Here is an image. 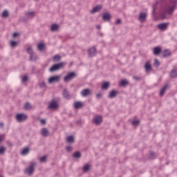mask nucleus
Wrapping results in <instances>:
<instances>
[{"mask_svg": "<svg viewBox=\"0 0 177 177\" xmlns=\"http://www.w3.org/2000/svg\"><path fill=\"white\" fill-rule=\"evenodd\" d=\"M21 20H22V21H26V20H27V19L25 18H21Z\"/></svg>", "mask_w": 177, "mask_h": 177, "instance_id": "obj_54", "label": "nucleus"}, {"mask_svg": "<svg viewBox=\"0 0 177 177\" xmlns=\"http://www.w3.org/2000/svg\"><path fill=\"white\" fill-rule=\"evenodd\" d=\"M122 21L121 19H118L116 20V21L115 22V24H121Z\"/></svg>", "mask_w": 177, "mask_h": 177, "instance_id": "obj_50", "label": "nucleus"}, {"mask_svg": "<svg viewBox=\"0 0 177 177\" xmlns=\"http://www.w3.org/2000/svg\"><path fill=\"white\" fill-rule=\"evenodd\" d=\"M170 3L172 5L170 8H166L160 12L161 19H170L172 16L174 10L176 8L177 0H171Z\"/></svg>", "mask_w": 177, "mask_h": 177, "instance_id": "obj_1", "label": "nucleus"}, {"mask_svg": "<svg viewBox=\"0 0 177 177\" xmlns=\"http://www.w3.org/2000/svg\"><path fill=\"white\" fill-rule=\"evenodd\" d=\"M110 88V82H105L102 84V89H104L105 91H107Z\"/></svg>", "mask_w": 177, "mask_h": 177, "instance_id": "obj_23", "label": "nucleus"}, {"mask_svg": "<svg viewBox=\"0 0 177 177\" xmlns=\"http://www.w3.org/2000/svg\"><path fill=\"white\" fill-rule=\"evenodd\" d=\"M18 35H19V33L15 32V33L12 35V37H13L14 38H16V37H18Z\"/></svg>", "mask_w": 177, "mask_h": 177, "instance_id": "obj_52", "label": "nucleus"}, {"mask_svg": "<svg viewBox=\"0 0 177 177\" xmlns=\"http://www.w3.org/2000/svg\"><path fill=\"white\" fill-rule=\"evenodd\" d=\"M167 89H168V84H166L164 86V87H162L161 89H160V96H164V93H165V92L167 91Z\"/></svg>", "mask_w": 177, "mask_h": 177, "instance_id": "obj_20", "label": "nucleus"}, {"mask_svg": "<svg viewBox=\"0 0 177 177\" xmlns=\"http://www.w3.org/2000/svg\"><path fill=\"white\" fill-rule=\"evenodd\" d=\"M152 15L154 16L156 15V5L153 6Z\"/></svg>", "mask_w": 177, "mask_h": 177, "instance_id": "obj_48", "label": "nucleus"}, {"mask_svg": "<svg viewBox=\"0 0 177 177\" xmlns=\"http://www.w3.org/2000/svg\"><path fill=\"white\" fill-rule=\"evenodd\" d=\"M145 68L146 71H150V70H151V62H146L145 65Z\"/></svg>", "mask_w": 177, "mask_h": 177, "instance_id": "obj_22", "label": "nucleus"}, {"mask_svg": "<svg viewBox=\"0 0 177 177\" xmlns=\"http://www.w3.org/2000/svg\"><path fill=\"white\" fill-rule=\"evenodd\" d=\"M40 88H46V83H45V82H41L40 83Z\"/></svg>", "mask_w": 177, "mask_h": 177, "instance_id": "obj_44", "label": "nucleus"}, {"mask_svg": "<svg viewBox=\"0 0 177 177\" xmlns=\"http://www.w3.org/2000/svg\"><path fill=\"white\" fill-rule=\"evenodd\" d=\"M50 30H51V31H57V30H59V25H57V24H53L51 26Z\"/></svg>", "mask_w": 177, "mask_h": 177, "instance_id": "obj_32", "label": "nucleus"}, {"mask_svg": "<svg viewBox=\"0 0 177 177\" xmlns=\"http://www.w3.org/2000/svg\"><path fill=\"white\" fill-rule=\"evenodd\" d=\"M89 168H91V166H89V165H85L83 167L84 172H88V171H89Z\"/></svg>", "mask_w": 177, "mask_h": 177, "instance_id": "obj_36", "label": "nucleus"}, {"mask_svg": "<svg viewBox=\"0 0 177 177\" xmlns=\"http://www.w3.org/2000/svg\"><path fill=\"white\" fill-rule=\"evenodd\" d=\"M10 45L12 48H16L17 46V41H10Z\"/></svg>", "mask_w": 177, "mask_h": 177, "instance_id": "obj_37", "label": "nucleus"}, {"mask_svg": "<svg viewBox=\"0 0 177 177\" xmlns=\"http://www.w3.org/2000/svg\"><path fill=\"white\" fill-rule=\"evenodd\" d=\"M32 109V106L30 102H26L25 104V110H31Z\"/></svg>", "mask_w": 177, "mask_h": 177, "instance_id": "obj_33", "label": "nucleus"}, {"mask_svg": "<svg viewBox=\"0 0 177 177\" xmlns=\"http://www.w3.org/2000/svg\"><path fill=\"white\" fill-rule=\"evenodd\" d=\"M168 26H169V24L168 23H161L158 25V27L159 30H161L162 31H165L168 29Z\"/></svg>", "mask_w": 177, "mask_h": 177, "instance_id": "obj_10", "label": "nucleus"}, {"mask_svg": "<svg viewBox=\"0 0 177 177\" xmlns=\"http://www.w3.org/2000/svg\"><path fill=\"white\" fill-rule=\"evenodd\" d=\"M5 140V135H0V142Z\"/></svg>", "mask_w": 177, "mask_h": 177, "instance_id": "obj_46", "label": "nucleus"}, {"mask_svg": "<svg viewBox=\"0 0 177 177\" xmlns=\"http://www.w3.org/2000/svg\"><path fill=\"white\" fill-rule=\"evenodd\" d=\"M102 19L104 21H109L111 19V15L109 12H104L102 16Z\"/></svg>", "mask_w": 177, "mask_h": 177, "instance_id": "obj_16", "label": "nucleus"}, {"mask_svg": "<svg viewBox=\"0 0 177 177\" xmlns=\"http://www.w3.org/2000/svg\"><path fill=\"white\" fill-rule=\"evenodd\" d=\"M68 143H74V136H69L66 138Z\"/></svg>", "mask_w": 177, "mask_h": 177, "instance_id": "obj_27", "label": "nucleus"}, {"mask_svg": "<svg viewBox=\"0 0 177 177\" xmlns=\"http://www.w3.org/2000/svg\"><path fill=\"white\" fill-rule=\"evenodd\" d=\"M121 85L122 86H125V85H128V82L127 80H122L121 81Z\"/></svg>", "mask_w": 177, "mask_h": 177, "instance_id": "obj_43", "label": "nucleus"}, {"mask_svg": "<svg viewBox=\"0 0 177 177\" xmlns=\"http://www.w3.org/2000/svg\"><path fill=\"white\" fill-rule=\"evenodd\" d=\"M102 121H103V120L100 115L95 116L93 120V122L95 125H100L102 124Z\"/></svg>", "mask_w": 177, "mask_h": 177, "instance_id": "obj_8", "label": "nucleus"}, {"mask_svg": "<svg viewBox=\"0 0 177 177\" xmlns=\"http://www.w3.org/2000/svg\"><path fill=\"white\" fill-rule=\"evenodd\" d=\"M73 157L74 158H80V157L82 156L81 152L80 151H75L73 153Z\"/></svg>", "mask_w": 177, "mask_h": 177, "instance_id": "obj_31", "label": "nucleus"}, {"mask_svg": "<svg viewBox=\"0 0 177 177\" xmlns=\"http://www.w3.org/2000/svg\"><path fill=\"white\" fill-rule=\"evenodd\" d=\"M117 95H118V92L115 91V90H112L110 93L108 97L109 99H114V97H117Z\"/></svg>", "mask_w": 177, "mask_h": 177, "instance_id": "obj_15", "label": "nucleus"}, {"mask_svg": "<svg viewBox=\"0 0 177 177\" xmlns=\"http://www.w3.org/2000/svg\"><path fill=\"white\" fill-rule=\"evenodd\" d=\"M156 157H157V154L156 153L151 152L150 153L149 158H151V160L156 158Z\"/></svg>", "mask_w": 177, "mask_h": 177, "instance_id": "obj_38", "label": "nucleus"}, {"mask_svg": "<svg viewBox=\"0 0 177 177\" xmlns=\"http://www.w3.org/2000/svg\"><path fill=\"white\" fill-rule=\"evenodd\" d=\"M1 17L3 19H8V17H9V10H4L1 14Z\"/></svg>", "mask_w": 177, "mask_h": 177, "instance_id": "obj_24", "label": "nucleus"}, {"mask_svg": "<svg viewBox=\"0 0 177 177\" xmlns=\"http://www.w3.org/2000/svg\"><path fill=\"white\" fill-rule=\"evenodd\" d=\"M26 16H27V19H32L34 16H35V12L30 11L26 13Z\"/></svg>", "mask_w": 177, "mask_h": 177, "instance_id": "obj_21", "label": "nucleus"}, {"mask_svg": "<svg viewBox=\"0 0 177 177\" xmlns=\"http://www.w3.org/2000/svg\"><path fill=\"white\" fill-rule=\"evenodd\" d=\"M40 122L41 124H46V120H45V119H41Z\"/></svg>", "mask_w": 177, "mask_h": 177, "instance_id": "obj_51", "label": "nucleus"}, {"mask_svg": "<svg viewBox=\"0 0 177 177\" xmlns=\"http://www.w3.org/2000/svg\"><path fill=\"white\" fill-rule=\"evenodd\" d=\"M36 166H37V162H30L28 167L24 170L25 174H27L28 176H31V175H32V174H34L35 171Z\"/></svg>", "mask_w": 177, "mask_h": 177, "instance_id": "obj_2", "label": "nucleus"}, {"mask_svg": "<svg viewBox=\"0 0 177 177\" xmlns=\"http://www.w3.org/2000/svg\"><path fill=\"white\" fill-rule=\"evenodd\" d=\"M28 118V116L26 114L24 113H17L16 115V120L17 122H24Z\"/></svg>", "mask_w": 177, "mask_h": 177, "instance_id": "obj_6", "label": "nucleus"}, {"mask_svg": "<svg viewBox=\"0 0 177 177\" xmlns=\"http://www.w3.org/2000/svg\"><path fill=\"white\" fill-rule=\"evenodd\" d=\"M161 52H162L161 48L158 46L153 48V55H155V56H158V55H160Z\"/></svg>", "mask_w": 177, "mask_h": 177, "instance_id": "obj_18", "label": "nucleus"}, {"mask_svg": "<svg viewBox=\"0 0 177 177\" xmlns=\"http://www.w3.org/2000/svg\"><path fill=\"white\" fill-rule=\"evenodd\" d=\"M66 150H67V151H73V148L71 146H68L66 147Z\"/></svg>", "mask_w": 177, "mask_h": 177, "instance_id": "obj_47", "label": "nucleus"}, {"mask_svg": "<svg viewBox=\"0 0 177 177\" xmlns=\"http://www.w3.org/2000/svg\"><path fill=\"white\" fill-rule=\"evenodd\" d=\"M131 124L134 126L136 127V125H139V124H140V120H133Z\"/></svg>", "mask_w": 177, "mask_h": 177, "instance_id": "obj_40", "label": "nucleus"}, {"mask_svg": "<svg viewBox=\"0 0 177 177\" xmlns=\"http://www.w3.org/2000/svg\"><path fill=\"white\" fill-rule=\"evenodd\" d=\"M147 17V15L146 14V12H140L138 20L139 21H140V23H143L146 21Z\"/></svg>", "mask_w": 177, "mask_h": 177, "instance_id": "obj_12", "label": "nucleus"}, {"mask_svg": "<svg viewBox=\"0 0 177 177\" xmlns=\"http://www.w3.org/2000/svg\"><path fill=\"white\" fill-rule=\"evenodd\" d=\"M96 99H102V93L96 94Z\"/></svg>", "mask_w": 177, "mask_h": 177, "instance_id": "obj_49", "label": "nucleus"}, {"mask_svg": "<svg viewBox=\"0 0 177 177\" xmlns=\"http://www.w3.org/2000/svg\"><path fill=\"white\" fill-rule=\"evenodd\" d=\"M5 151H6V147L3 146H0V156H2V154H5Z\"/></svg>", "mask_w": 177, "mask_h": 177, "instance_id": "obj_34", "label": "nucleus"}, {"mask_svg": "<svg viewBox=\"0 0 177 177\" xmlns=\"http://www.w3.org/2000/svg\"><path fill=\"white\" fill-rule=\"evenodd\" d=\"M133 80H135L136 81H140V80H142V78L140 77L133 76Z\"/></svg>", "mask_w": 177, "mask_h": 177, "instance_id": "obj_45", "label": "nucleus"}, {"mask_svg": "<svg viewBox=\"0 0 177 177\" xmlns=\"http://www.w3.org/2000/svg\"><path fill=\"white\" fill-rule=\"evenodd\" d=\"M62 57L59 55H56L53 57V60L55 62H60Z\"/></svg>", "mask_w": 177, "mask_h": 177, "instance_id": "obj_28", "label": "nucleus"}, {"mask_svg": "<svg viewBox=\"0 0 177 177\" xmlns=\"http://www.w3.org/2000/svg\"><path fill=\"white\" fill-rule=\"evenodd\" d=\"M169 56H171V52L169 50H165L163 51L162 57H169Z\"/></svg>", "mask_w": 177, "mask_h": 177, "instance_id": "obj_25", "label": "nucleus"}, {"mask_svg": "<svg viewBox=\"0 0 177 177\" xmlns=\"http://www.w3.org/2000/svg\"><path fill=\"white\" fill-rule=\"evenodd\" d=\"M37 48L39 50H44V49H45V45L42 43H39L37 46Z\"/></svg>", "mask_w": 177, "mask_h": 177, "instance_id": "obj_35", "label": "nucleus"}, {"mask_svg": "<svg viewBox=\"0 0 177 177\" xmlns=\"http://www.w3.org/2000/svg\"><path fill=\"white\" fill-rule=\"evenodd\" d=\"M46 158H48V156H44L40 158V162H45L46 161Z\"/></svg>", "mask_w": 177, "mask_h": 177, "instance_id": "obj_41", "label": "nucleus"}, {"mask_svg": "<svg viewBox=\"0 0 177 177\" xmlns=\"http://www.w3.org/2000/svg\"><path fill=\"white\" fill-rule=\"evenodd\" d=\"M27 53L30 55V62H35L37 60V54L34 53L32 48L28 47L27 49Z\"/></svg>", "mask_w": 177, "mask_h": 177, "instance_id": "obj_5", "label": "nucleus"}, {"mask_svg": "<svg viewBox=\"0 0 177 177\" xmlns=\"http://www.w3.org/2000/svg\"><path fill=\"white\" fill-rule=\"evenodd\" d=\"M59 81H60L59 75H55L48 78V84H55L56 82H59Z\"/></svg>", "mask_w": 177, "mask_h": 177, "instance_id": "obj_7", "label": "nucleus"}, {"mask_svg": "<svg viewBox=\"0 0 177 177\" xmlns=\"http://www.w3.org/2000/svg\"><path fill=\"white\" fill-rule=\"evenodd\" d=\"M154 66H155V67H160V61H158V59H155Z\"/></svg>", "mask_w": 177, "mask_h": 177, "instance_id": "obj_39", "label": "nucleus"}, {"mask_svg": "<svg viewBox=\"0 0 177 177\" xmlns=\"http://www.w3.org/2000/svg\"><path fill=\"white\" fill-rule=\"evenodd\" d=\"M91 93L92 91H91V89L85 88L81 91L80 95H82L83 97H86V96H88V95H91Z\"/></svg>", "mask_w": 177, "mask_h": 177, "instance_id": "obj_9", "label": "nucleus"}, {"mask_svg": "<svg viewBox=\"0 0 177 177\" xmlns=\"http://www.w3.org/2000/svg\"><path fill=\"white\" fill-rule=\"evenodd\" d=\"M88 55L90 57H93L96 55V48L91 47L88 50Z\"/></svg>", "mask_w": 177, "mask_h": 177, "instance_id": "obj_11", "label": "nucleus"}, {"mask_svg": "<svg viewBox=\"0 0 177 177\" xmlns=\"http://www.w3.org/2000/svg\"><path fill=\"white\" fill-rule=\"evenodd\" d=\"M75 77H77V73L71 72L64 76V82H70V81H73Z\"/></svg>", "mask_w": 177, "mask_h": 177, "instance_id": "obj_4", "label": "nucleus"}, {"mask_svg": "<svg viewBox=\"0 0 177 177\" xmlns=\"http://www.w3.org/2000/svg\"><path fill=\"white\" fill-rule=\"evenodd\" d=\"M0 177H3V176H0Z\"/></svg>", "mask_w": 177, "mask_h": 177, "instance_id": "obj_56", "label": "nucleus"}, {"mask_svg": "<svg viewBox=\"0 0 177 177\" xmlns=\"http://www.w3.org/2000/svg\"><path fill=\"white\" fill-rule=\"evenodd\" d=\"M64 66H66V63L64 62L55 64L49 68V71L50 73H55V71H58V70H61V68H63Z\"/></svg>", "mask_w": 177, "mask_h": 177, "instance_id": "obj_3", "label": "nucleus"}, {"mask_svg": "<svg viewBox=\"0 0 177 177\" xmlns=\"http://www.w3.org/2000/svg\"><path fill=\"white\" fill-rule=\"evenodd\" d=\"M170 77H171V78H176V77H177V71L175 70V69H173L171 71Z\"/></svg>", "mask_w": 177, "mask_h": 177, "instance_id": "obj_26", "label": "nucleus"}, {"mask_svg": "<svg viewBox=\"0 0 177 177\" xmlns=\"http://www.w3.org/2000/svg\"><path fill=\"white\" fill-rule=\"evenodd\" d=\"M40 133L41 136H44L45 138L49 136V131L46 128L41 129Z\"/></svg>", "mask_w": 177, "mask_h": 177, "instance_id": "obj_14", "label": "nucleus"}, {"mask_svg": "<svg viewBox=\"0 0 177 177\" xmlns=\"http://www.w3.org/2000/svg\"><path fill=\"white\" fill-rule=\"evenodd\" d=\"M0 127L3 128V122H0Z\"/></svg>", "mask_w": 177, "mask_h": 177, "instance_id": "obj_53", "label": "nucleus"}, {"mask_svg": "<svg viewBox=\"0 0 177 177\" xmlns=\"http://www.w3.org/2000/svg\"><path fill=\"white\" fill-rule=\"evenodd\" d=\"M57 107H58L57 102L55 101V100H53L52 102L48 105V109L51 110H55V109H57Z\"/></svg>", "mask_w": 177, "mask_h": 177, "instance_id": "obj_13", "label": "nucleus"}, {"mask_svg": "<svg viewBox=\"0 0 177 177\" xmlns=\"http://www.w3.org/2000/svg\"><path fill=\"white\" fill-rule=\"evenodd\" d=\"M97 28H98L99 30H100V26H97Z\"/></svg>", "mask_w": 177, "mask_h": 177, "instance_id": "obj_55", "label": "nucleus"}, {"mask_svg": "<svg viewBox=\"0 0 177 177\" xmlns=\"http://www.w3.org/2000/svg\"><path fill=\"white\" fill-rule=\"evenodd\" d=\"M102 6H97L91 10V13H93V15L95 13H97V12H100V10H102Z\"/></svg>", "mask_w": 177, "mask_h": 177, "instance_id": "obj_19", "label": "nucleus"}, {"mask_svg": "<svg viewBox=\"0 0 177 177\" xmlns=\"http://www.w3.org/2000/svg\"><path fill=\"white\" fill-rule=\"evenodd\" d=\"M28 81V76L24 75L22 76V82H27Z\"/></svg>", "mask_w": 177, "mask_h": 177, "instance_id": "obj_42", "label": "nucleus"}, {"mask_svg": "<svg viewBox=\"0 0 177 177\" xmlns=\"http://www.w3.org/2000/svg\"><path fill=\"white\" fill-rule=\"evenodd\" d=\"M75 109H81L82 107V104L81 102H76L74 104Z\"/></svg>", "mask_w": 177, "mask_h": 177, "instance_id": "obj_29", "label": "nucleus"}, {"mask_svg": "<svg viewBox=\"0 0 177 177\" xmlns=\"http://www.w3.org/2000/svg\"><path fill=\"white\" fill-rule=\"evenodd\" d=\"M63 97H65V99H70L71 96L70 95V93L68 92V90L67 88H64L63 91Z\"/></svg>", "mask_w": 177, "mask_h": 177, "instance_id": "obj_17", "label": "nucleus"}, {"mask_svg": "<svg viewBox=\"0 0 177 177\" xmlns=\"http://www.w3.org/2000/svg\"><path fill=\"white\" fill-rule=\"evenodd\" d=\"M28 153H30V148H25L21 151V154L23 156H27V154H28Z\"/></svg>", "mask_w": 177, "mask_h": 177, "instance_id": "obj_30", "label": "nucleus"}]
</instances>
